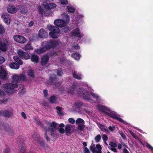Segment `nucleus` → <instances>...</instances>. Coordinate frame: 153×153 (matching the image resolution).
I'll return each instance as SVG.
<instances>
[{
  "label": "nucleus",
  "mask_w": 153,
  "mask_h": 153,
  "mask_svg": "<svg viewBox=\"0 0 153 153\" xmlns=\"http://www.w3.org/2000/svg\"><path fill=\"white\" fill-rule=\"evenodd\" d=\"M26 79L25 73L23 72L20 75L15 74L12 76L11 82L15 84L8 83L3 84L2 86L4 88L7 90H13L18 87L17 84L20 82L21 80L24 81L26 80Z\"/></svg>",
  "instance_id": "nucleus-1"
},
{
  "label": "nucleus",
  "mask_w": 153,
  "mask_h": 153,
  "mask_svg": "<svg viewBox=\"0 0 153 153\" xmlns=\"http://www.w3.org/2000/svg\"><path fill=\"white\" fill-rule=\"evenodd\" d=\"M65 90L67 91L68 94H71L74 93L77 94L79 96L86 100L88 101L92 100L88 91L86 89L82 88L78 89L76 83H74L72 87L69 89H65Z\"/></svg>",
  "instance_id": "nucleus-2"
},
{
  "label": "nucleus",
  "mask_w": 153,
  "mask_h": 153,
  "mask_svg": "<svg viewBox=\"0 0 153 153\" xmlns=\"http://www.w3.org/2000/svg\"><path fill=\"white\" fill-rule=\"evenodd\" d=\"M59 126V128H63L65 125L63 123H61L59 125L55 122H53L50 124V127L48 128H46L45 131V136L46 140L48 141L50 139L47 136V133H50L51 136L53 137H56L58 135V133L57 130V127Z\"/></svg>",
  "instance_id": "nucleus-3"
},
{
  "label": "nucleus",
  "mask_w": 153,
  "mask_h": 153,
  "mask_svg": "<svg viewBox=\"0 0 153 153\" xmlns=\"http://www.w3.org/2000/svg\"><path fill=\"white\" fill-rule=\"evenodd\" d=\"M48 29L50 31L49 33L50 36L52 38L55 39L60 36V30L57 27L51 25L47 26Z\"/></svg>",
  "instance_id": "nucleus-4"
},
{
  "label": "nucleus",
  "mask_w": 153,
  "mask_h": 153,
  "mask_svg": "<svg viewBox=\"0 0 153 153\" xmlns=\"http://www.w3.org/2000/svg\"><path fill=\"white\" fill-rule=\"evenodd\" d=\"M59 42L58 41L53 40H49L47 41H44L42 43L43 46L46 47L48 50L55 48L58 45Z\"/></svg>",
  "instance_id": "nucleus-5"
},
{
  "label": "nucleus",
  "mask_w": 153,
  "mask_h": 153,
  "mask_svg": "<svg viewBox=\"0 0 153 153\" xmlns=\"http://www.w3.org/2000/svg\"><path fill=\"white\" fill-rule=\"evenodd\" d=\"M109 111V112H105V114L123 123H126L125 121L123 120L121 118L118 117L116 113L115 112L110 111V110Z\"/></svg>",
  "instance_id": "nucleus-6"
},
{
  "label": "nucleus",
  "mask_w": 153,
  "mask_h": 153,
  "mask_svg": "<svg viewBox=\"0 0 153 153\" xmlns=\"http://www.w3.org/2000/svg\"><path fill=\"white\" fill-rule=\"evenodd\" d=\"M9 45L8 40L4 39L3 41L1 38H0V50L4 52L7 51Z\"/></svg>",
  "instance_id": "nucleus-7"
},
{
  "label": "nucleus",
  "mask_w": 153,
  "mask_h": 153,
  "mask_svg": "<svg viewBox=\"0 0 153 153\" xmlns=\"http://www.w3.org/2000/svg\"><path fill=\"white\" fill-rule=\"evenodd\" d=\"M71 36L72 37L79 38L83 37V34L78 28H76L71 32Z\"/></svg>",
  "instance_id": "nucleus-8"
},
{
  "label": "nucleus",
  "mask_w": 153,
  "mask_h": 153,
  "mask_svg": "<svg viewBox=\"0 0 153 153\" xmlns=\"http://www.w3.org/2000/svg\"><path fill=\"white\" fill-rule=\"evenodd\" d=\"M14 40L18 43L23 44L27 41L26 39L23 36L20 35H16L13 36Z\"/></svg>",
  "instance_id": "nucleus-9"
},
{
  "label": "nucleus",
  "mask_w": 153,
  "mask_h": 153,
  "mask_svg": "<svg viewBox=\"0 0 153 153\" xmlns=\"http://www.w3.org/2000/svg\"><path fill=\"white\" fill-rule=\"evenodd\" d=\"M17 53L18 55L22 59H27L30 58V55L27 53L24 52L22 50H19Z\"/></svg>",
  "instance_id": "nucleus-10"
},
{
  "label": "nucleus",
  "mask_w": 153,
  "mask_h": 153,
  "mask_svg": "<svg viewBox=\"0 0 153 153\" xmlns=\"http://www.w3.org/2000/svg\"><path fill=\"white\" fill-rule=\"evenodd\" d=\"M96 148L94 146V147L91 146L90 149L92 152L93 153H102V147L101 146L98 144L96 146Z\"/></svg>",
  "instance_id": "nucleus-11"
},
{
  "label": "nucleus",
  "mask_w": 153,
  "mask_h": 153,
  "mask_svg": "<svg viewBox=\"0 0 153 153\" xmlns=\"http://www.w3.org/2000/svg\"><path fill=\"white\" fill-rule=\"evenodd\" d=\"M7 74V72L2 66H0V77L2 79H5Z\"/></svg>",
  "instance_id": "nucleus-12"
},
{
  "label": "nucleus",
  "mask_w": 153,
  "mask_h": 153,
  "mask_svg": "<svg viewBox=\"0 0 153 153\" xmlns=\"http://www.w3.org/2000/svg\"><path fill=\"white\" fill-rule=\"evenodd\" d=\"M44 8L46 10H49L55 7L56 6V4L54 3L48 4L46 2H44L42 4Z\"/></svg>",
  "instance_id": "nucleus-13"
},
{
  "label": "nucleus",
  "mask_w": 153,
  "mask_h": 153,
  "mask_svg": "<svg viewBox=\"0 0 153 153\" xmlns=\"http://www.w3.org/2000/svg\"><path fill=\"white\" fill-rule=\"evenodd\" d=\"M61 16L62 18V20L65 23L66 25L67 23L70 22V16L67 13H62L61 14Z\"/></svg>",
  "instance_id": "nucleus-14"
},
{
  "label": "nucleus",
  "mask_w": 153,
  "mask_h": 153,
  "mask_svg": "<svg viewBox=\"0 0 153 153\" xmlns=\"http://www.w3.org/2000/svg\"><path fill=\"white\" fill-rule=\"evenodd\" d=\"M13 112L12 111L8 110H6L4 111H0V115H3L5 117H9L12 115Z\"/></svg>",
  "instance_id": "nucleus-15"
},
{
  "label": "nucleus",
  "mask_w": 153,
  "mask_h": 153,
  "mask_svg": "<svg viewBox=\"0 0 153 153\" xmlns=\"http://www.w3.org/2000/svg\"><path fill=\"white\" fill-rule=\"evenodd\" d=\"M55 25L58 27H62L66 25L64 22L61 19H55L54 21Z\"/></svg>",
  "instance_id": "nucleus-16"
},
{
  "label": "nucleus",
  "mask_w": 153,
  "mask_h": 153,
  "mask_svg": "<svg viewBox=\"0 0 153 153\" xmlns=\"http://www.w3.org/2000/svg\"><path fill=\"white\" fill-rule=\"evenodd\" d=\"M39 37L46 38L48 36V33L43 29H41L39 32Z\"/></svg>",
  "instance_id": "nucleus-17"
},
{
  "label": "nucleus",
  "mask_w": 153,
  "mask_h": 153,
  "mask_svg": "<svg viewBox=\"0 0 153 153\" xmlns=\"http://www.w3.org/2000/svg\"><path fill=\"white\" fill-rule=\"evenodd\" d=\"M57 79L56 77H54L53 78H50V80L49 81V83L51 85L55 84L56 85V87L59 86L61 84V82H57Z\"/></svg>",
  "instance_id": "nucleus-18"
},
{
  "label": "nucleus",
  "mask_w": 153,
  "mask_h": 153,
  "mask_svg": "<svg viewBox=\"0 0 153 153\" xmlns=\"http://www.w3.org/2000/svg\"><path fill=\"white\" fill-rule=\"evenodd\" d=\"M2 18L4 19V22L7 24H9L10 22V17L8 14L4 13L1 16Z\"/></svg>",
  "instance_id": "nucleus-19"
},
{
  "label": "nucleus",
  "mask_w": 153,
  "mask_h": 153,
  "mask_svg": "<svg viewBox=\"0 0 153 153\" xmlns=\"http://www.w3.org/2000/svg\"><path fill=\"white\" fill-rule=\"evenodd\" d=\"M8 12L10 13H14L16 12L17 11V9L14 6L9 5L7 7Z\"/></svg>",
  "instance_id": "nucleus-20"
},
{
  "label": "nucleus",
  "mask_w": 153,
  "mask_h": 153,
  "mask_svg": "<svg viewBox=\"0 0 153 153\" xmlns=\"http://www.w3.org/2000/svg\"><path fill=\"white\" fill-rule=\"evenodd\" d=\"M72 125L70 124H68L66 125L65 128V134L68 135L69 136L72 134L71 131V127Z\"/></svg>",
  "instance_id": "nucleus-21"
},
{
  "label": "nucleus",
  "mask_w": 153,
  "mask_h": 153,
  "mask_svg": "<svg viewBox=\"0 0 153 153\" xmlns=\"http://www.w3.org/2000/svg\"><path fill=\"white\" fill-rule=\"evenodd\" d=\"M97 107L99 110L104 112H106V111H109V109L108 107L102 105H97Z\"/></svg>",
  "instance_id": "nucleus-22"
},
{
  "label": "nucleus",
  "mask_w": 153,
  "mask_h": 153,
  "mask_svg": "<svg viewBox=\"0 0 153 153\" xmlns=\"http://www.w3.org/2000/svg\"><path fill=\"white\" fill-rule=\"evenodd\" d=\"M49 60L48 56L46 55H44L42 58L41 64L42 65H46Z\"/></svg>",
  "instance_id": "nucleus-23"
},
{
  "label": "nucleus",
  "mask_w": 153,
  "mask_h": 153,
  "mask_svg": "<svg viewBox=\"0 0 153 153\" xmlns=\"http://www.w3.org/2000/svg\"><path fill=\"white\" fill-rule=\"evenodd\" d=\"M9 66L11 68L14 69H18L19 67V65L16 62H13L9 64Z\"/></svg>",
  "instance_id": "nucleus-24"
},
{
  "label": "nucleus",
  "mask_w": 153,
  "mask_h": 153,
  "mask_svg": "<svg viewBox=\"0 0 153 153\" xmlns=\"http://www.w3.org/2000/svg\"><path fill=\"white\" fill-rule=\"evenodd\" d=\"M97 125L102 131L105 132L106 133H108L109 132V131L107 129V128L106 126L99 123H98Z\"/></svg>",
  "instance_id": "nucleus-25"
},
{
  "label": "nucleus",
  "mask_w": 153,
  "mask_h": 153,
  "mask_svg": "<svg viewBox=\"0 0 153 153\" xmlns=\"http://www.w3.org/2000/svg\"><path fill=\"white\" fill-rule=\"evenodd\" d=\"M27 76L30 79H33L35 76L34 71L31 69L29 70L27 73Z\"/></svg>",
  "instance_id": "nucleus-26"
},
{
  "label": "nucleus",
  "mask_w": 153,
  "mask_h": 153,
  "mask_svg": "<svg viewBox=\"0 0 153 153\" xmlns=\"http://www.w3.org/2000/svg\"><path fill=\"white\" fill-rule=\"evenodd\" d=\"M2 126L4 129L6 130L7 132H10L11 131L10 127L7 124L1 123L0 124V128ZM1 128H2V127Z\"/></svg>",
  "instance_id": "nucleus-27"
},
{
  "label": "nucleus",
  "mask_w": 153,
  "mask_h": 153,
  "mask_svg": "<svg viewBox=\"0 0 153 153\" xmlns=\"http://www.w3.org/2000/svg\"><path fill=\"white\" fill-rule=\"evenodd\" d=\"M82 105V102L79 101H77L75 102L73 104V107L76 109L80 108Z\"/></svg>",
  "instance_id": "nucleus-28"
},
{
  "label": "nucleus",
  "mask_w": 153,
  "mask_h": 153,
  "mask_svg": "<svg viewBox=\"0 0 153 153\" xmlns=\"http://www.w3.org/2000/svg\"><path fill=\"white\" fill-rule=\"evenodd\" d=\"M32 139L39 143H40L41 141V139L39 135L34 134L32 135Z\"/></svg>",
  "instance_id": "nucleus-29"
},
{
  "label": "nucleus",
  "mask_w": 153,
  "mask_h": 153,
  "mask_svg": "<svg viewBox=\"0 0 153 153\" xmlns=\"http://www.w3.org/2000/svg\"><path fill=\"white\" fill-rule=\"evenodd\" d=\"M31 59L32 62L36 63H37L39 60V57L35 54L32 55Z\"/></svg>",
  "instance_id": "nucleus-30"
},
{
  "label": "nucleus",
  "mask_w": 153,
  "mask_h": 153,
  "mask_svg": "<svg viewBox=\"0 0 153 153\" xmlns=\"http://www.w3.org/2000/svg\"><path fill=\"white\" fill-rule=\"evenodd\" d=\"M43 47H44L43 48H40L36 50L35 51L37 53H39V54L42 53H44V52L46 51L48 49L46 48V47H45V46H43Z\"/></svg>",
  "instance_id": "nucleus-31"
},
{
  "label": "nucleus",
  "mask_w": 153,
  "mask_h": 153,
  "mask_svg": "<svg viewBox=\"0 0 153 153\" xmlns=\"http://www.w3.org/2000/svg\"><path fill=\"white\" fill-rule=\"evenodd\" d=\"M72 75L73 77L76 79L80 80L81 79V75L80 74L77 73L76 72L74 71L72 73Z\"/></svg>",
  "instance_id": "nucleus-32"
},
{
  "label": "nucleus",
  "mask_w": 153,
  "mask_h": 153,
  "mask_svg": "<svg viewBox=\"0 0 153 153\" xmlns=\"http://www.w3.org/2000/svg\"><path fill=\"white\" fill-rule=\"evenodd\" d=\"M90 94L97 100H102L101 98L97 94L92 92Z\"/></svg>",
  "instance_id": "nucleus-33"
},
{
  "label": "nucleus",
  "mask_w": 153,
  "mask_h": 153,
  "mask_svg": "<svg viewBox=\"0 0 153 153\" xmlns=\"http://www.w3.org/2000/svg\"><path fill=\"white\" fill-rule=\"evenodd\" d=\"M14 60L18 63L20 65H22L23 64V62L22 60L19 58L18 56H14L13 57Z\"/></svg>",
  "instance_id": "nucleus-34"
},
{
  "label": "nucleus",
  "mask_w": 153,
  "mask_h": 153,
  "mask_svg": "<svg viewBox=\"0 0 153 153\" xmlns=\"http://www.w3.org/2000/svg\"><path fill=\"white\" fill-rule=\"evenodd\" d=\"M71 56L75 59L78 60L79 59L80 55L77 53H74L71 54Z\"/></svg>",
  "instance_id": "nucleus-35"
},
{
  "label": "nucleus",
  "mask_w": 153,
  "mask_h": 153,
  "mask_svg": "<svg viewBox=\"0 0 153 153\" xmlns=\"http://www.w3.org/2000/svg\"><path fill=\"white\" fill-rule=\"evenodd\" d=\"M48 100L51 103H55L57 101V98L55 96H53L50 97Z\"/></svg>",
  "instance_id": "nucleus-36"
},
{
  "label": "nucleus",
  "mask_w": 153,
  "mask_h": 153,
  "mask_svg": "<svg viewBox=\"0 0 153 153\" xmlns=\"http://www.w3.org/2000/svg\"><path fill=\"white\" fill-rule=\"evenodd\" d=\"M23 49L25 51H27L28 50H33V48L30 44H27L23 48Z\"/></svg>",
  "instance_id": "nucleus-37"
},
{
  "label": "nucleus",
  "mask_w": 153,
  "mask_h": 153,
  "mask_svg": "<svg viewBox=\"0 0 153 153\" xmlns=\"http://www.w3.org/2000/svg\"><path fill=\"white\" fill-rule=\"evenodd\" d=\"M67 7L68 11L70 13H74L75 11V8L71 6H68Z\"/></svg>",
  "instance_id": "nucleus-38"
},
{
  "label": "nucleus",
  "mask_w": 153,
  "mask_h": 153,
  "mask_svg": "<svg viewBox=\"0 0 153 153\" xmlns=\"http://www.w3.org/2000/svg\"><path fill=\"white\" fill-rule=\"evenodd\" d=\"M76 124L78 125L79 124H84L85 123V121L83 119L78 118L76 120Z\"/></svg>",
  "instance_id": "nucleus-39"
},
{
  "label": "nucleus",
  "mask_w": 153,
  "mask_h": 153,
  "mask_svg": "<svg viewBox=\"0 0 153 153\" xmlns=\"http://www.w3.org/2000/svg\"><path fill=\"white\" fill-rule=\"evenodd\" d=\"M101 136L100 134H98L94 138L95 141L96 143H98L101 140Z\"/></svg>",
  "instance_id": "nucleus-40"
},
{
  "label": "nucleus",
  "mask_w": 153,
  "mask_h": 153,
  "mask_svg": "<svg viewBox=\"0 0 153 153\" xmlns=\"http://www.w3.org/2000/svg\"><path fill=\"white\" fill-rule=\"evenodd\" d=\"M52 12L50 11L49 10H46L44 11V14L46 16H49L52 15Z\"/></svg>",
  "instance_id": "nucleus-41"
},
{
  "label": "nucleus",
  "mask_w": 153,
  "mask_h": 153,
  "mask_svg": "<svg viewBox=\"0 0 153 153\" xmlns=\"http://www.w3.org/2000/svg\"><path fill=\"white\" fill-rule=\"evenodd\" d=\"M56 71L57 75L59 76H61L62 74L61 69L60 68H58L57 70H56Z\"/></svg>",
  "instance_id": "nucleus-42"
},
{
  "label": "nucleus",
  "mask_w": 153,
  "mask_h": 153,
  "mask_svg": "<svg viewBox=\"0 0 153 153\" xmlns=\"http://www.w3.org/2000/svg\"><path fill=\"white\" fill-rule=\"evenodd\" d=\"M5 32V30L3 27L0 25V33L3 34Z\"/></svg>",
  "instance_id": "nucleus-43"
},
{
  "label": "nucleus",
  "mask_w": 153,
  "mask_h": 153,
  "mask_svg": "<svg viewBox=\"0 0 153 153\" xmlns=\"http://www.w3.org/2000/svg\"><path fill=\"white\" fill-rule=\"evenodd\" d=\"M102 138L103 140V141H106L108 139V137L105 134H103L102 136Z\"/></svg>",
  "instance_id": "nucleus-44"
},
{
  "label": "nucleus",
  "mask_w": 153,
  "mask_h": 153,
  "mask_svg": "<svg viewBox=\"0 0 153 153\" xmlns=\"http://www.w3.org/2000/svg\"><path fill=\"white\" fill-rule=\"evenodd\" d=\"M58 131L61 134H64L65 132V130L63 128H59Z\"/></svg>",
  "instance_id": "nucleus-45"
},
{
  "label": "nucleus",
  "mask_w": 153,
  "mask_h": 153,
  "mask_svg": "<svg viewBox=\"0 0 153 153\" xmlns=\"http://www.w3.org/2000/svg\"><path fill=\"white\" fill-rule=\"evenodd\" d=\"M84 124H79L78 126V129L82 131L84 129Z\"/></svg>",
  "instance_id": "nucleus-46"
},
{
  "label": "nucleus",
  "mask_w": 153,
  "mask_h": 153,
  "mask_svg": "<svg viewBox=\"0 0 153 153\" xmlns=\"http://www.w3.org/2000/svg\"><path fill=\"white\" fill-rule=\"evenodd\" d=\"M109 145L111 147H116L117 146V144L112 142H110Z\"/></svg>",
  "instance_id": "nucleus-47"
},
{
  "label": "nucleus",
  "mask_w": 153,
  "mask_h": 153,
  "mask_svg": "<svg viewBox=\"0 0 153 153\" xmlns=\"http://www.w3.org/2000/svg\"><path fill=\"white\" fill-rule=\"evenodd\" d=\"M146 146L148 149H149L152 151L153 152V147L152 146H151L148 143H146Z\"/></svg>",
  "instance_id": "nucleus-48"
},
{
  "label": "nucleus",
  "mask_w": 153,
  "mask_h": 153,
  "mask_svg": "<svg viewBox=\"0 0 153 153\" xmlns=\"http://www.w3.org/2000/svg\"><path fill=\"white\" fill-rule=\"evenodd\" d=\"M68 122L74 124L75 123V120L72 118H70L68 119Z\"/></svg>",
  "instance_id": "nucleus-49"
},
{
  "label": "nucleus",
  "mask_w": 153,
  "mask_h": 153,
  "mask_svg": "<svg viewBox=\"0 0 153 153\" xmlns=\"http://www.w3.org/2000/svg\"><path fill=\"white\" fill-rule=\"evenodd\" d=\"M5 61V59L4 57L0 56V64L3 63Z\"/></svg>",
  "instance_id": "nucleus-50"
},
{
  "label": "nucleus",
  "mask_w": 153,
  "mask_h": 153,
  "mask_svg": "<svg viewBox=\"0 0 153 153\" xmlns=\"http://www.w3.org/2000/svg\"><path fill=\"white\" fill-rule=\"evenodd\" d=\"M61 3L62 4H67L68 3L67 0H60Z\"/></svg>",
  "instance_id": "nucleus-51"
},
{
  "label": "nucleus",
  "mask_w": 153,
  "mask_h": 153,
  "mask_svg": "<svg viewBox=\"0 0 153 153\" xmlns=\"http://www.w3.org/2000/svg\"><path fill=\"white\" fill-rule=\"evenodd\" d=\"M45 97H47L48 96V91L47 90H44L43 91Z\"/></svg>",
  "instance_id": "nucleus-52"
},
{
  "label": "nucleus",
  "mask_w": 153,
  "mask_h": 153,
  "mask_svg": "<svg viewBox=\"0 0 153 153\" xmlns=\"http://www.w3.org/2000/svg\"><path fill=\"white\" fill-rule=\"evenodd\" d=\"M5 93L0 89V97H3L5 95Z\"/></svg>",
  "instance_id": "nucleus-53"
},
{
  "label": "nucleus",
  "mask_w": 153,
  "mask_h": 153,
  "mask_svg": "<svg viewBox=\"0 0 153 153\" xmlns=\"http://www.w3.org/2000/svg\"><path fill=\"white\" fill-rule=\"evenodd\" d=\"M108 129L111 131H113L115 129V127L113 126H110L108 127Z\"/></svg>",
  "instance_id": "nucleus-54"
},
{
  "label": "nucleus",
  "mask_w": 153,
  "mask_h": 153,
  "mask_svg": "<svg viewBox=\"0 0 153 153\" xmlns=\"http://www.w3.org/2000/svg\"><path fill=\"white\" fill-rule=\"evenodd\" d=\"M120 134L123 139H125L126 138V137L125 135L122 132H120Z\"/></svg>",
  "instance_id": "nucleus-55"
},
{
  "label": "nucleus",
  "mask_w": 153,
  "mask_h": 153,
  "mask_svg": "<svg viewBox=\"0 0 153 153\" xmlns=\"http://www.w3.org/2000/svg\"><path fill=\"white\" fill-rule=\"evenodd\" d=\"M84 153H89V149L87 147H85L84 150Z\"/></svg>",
  "instance_id": "nucleus-56"
},
{
  "label": "nucleus",
  "mask_w": 153,
  "mask_h": 153,
  "mask_svg": "<svg viewBox=\"0 0 153 153\" xmlns=\"http://www.w3.org/2000/svg\"><path fill=\"white\" fill-rule=\"evenodd\" d=\"M21 114L22 116V117H23L24 119H26L27 118V116L25 113H24L23 112H22Z\"/></svg>",
  "instance_id": "nucleus-57"
},
{
  "label": "nucleus",
  "mask_w": 153,
  "mask_h": 153,
  "mask_svg": "<svg viewBox=\"0 0 153 153\" xmlns=\"http://www.w3.org/2000/svg\"><path fill=\"white\" fill-rule=\"evenodd\" d=\"M122 153H129V152L126 149H123Z\"/></svg>",
  "instance_id": "nucleus-58"
},
{
  "label": "nucleus",
  "mask_w": 153,
  "mask_h": 153,
  "mask_svg": "<svg viewBox=\"0 0 153 153\" xmlns=\"http://www.w3.org/2000/svg\"><path fill=\"white\" fill-rule=\"evenodd\" d=\"M65 59L64 57H62V59H60V62L62 63H63L64 62H65Z\"/></svg>",
  "instance_id": "nucleus-59"
},
{
  "label": "nucleus",
  "mask_w": 153,
  "mask_h": 153,
  "mask_svg": "<svg viewBox=\"0 0 153 153\" xmlns=\"http://www.w3.org/2000/svg\"><path fill=\"white\" fill-rule=\"evenodd\" d=\"M73 48L75 49H79L80 48V47L78 45L73 46Z\"/></svg>",
  "instance_id": "nucleus-60"
},
{
  "label": "nucleus",
  "mask_w": 153,
  "mask_h": 153,
  "mask_svg": "<svg viewBox=\"0 0 153 153\" xmlns=\"http://www.w3.org/2000/svg\"><path fill=\"white\" fill-rule=\"evenodd\" d=\"M10 151V149L9 148H7L4 149V153H8Z\"/></svg>",
  "instance_id": "nucleus-61"
},
{
  "label": "nucleus",
  "mask_w": 153,
  "mask_h": 153,
  "mask_svg": "<svg viewBox=\"0 0 153 153\" xmlns=\"http://www.w3.org/2000/svg\"><path fill=\"white\" fill-rule=\"evenodd\" d=\"M34 24V22L32 21H30L29 24V26L30 27H32Z\"/></svg>",
  "instance_id": "nucleus-62"
},
{
  "label": "nucleus",
  "mask_w": 153,
  "mask_h": 153,
  "mask_svg": "<svg viewBox=\"0 0 153 153\" xmlns=\"http://www.w3.org/2000/svg\"><path fill=\"white\" fill-rule=\"evenodd\" d=\"M115 147H111V149L112 151H113L114 152H117V150L115 148Z\"/></svg>",
  "instance_id": "nucleus-63"
},
{
  "label": "nucleus",
  "mask_w": 153,
  "mask_h": 153,
  "mask_svg": "<svg viewBox=\"0 0 153 153\" xmlns=\"http://www.w3.org/2000/svg\"><path fill=\"white\" fill-rule=\"evenodd\" d=\"M25 148H22V147L21 148V152L20 153H25Z\"/></svg>",
  "instance_id": "nucleus-64"
}]
</instances>
